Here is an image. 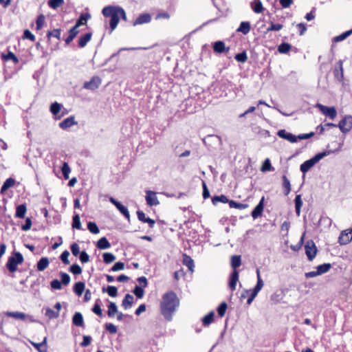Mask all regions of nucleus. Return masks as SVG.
Masks as SVG:
<instances>
[{"label":"nucleus","instance_id":"obj_1","mask_svg":"<svg viewBox=\"0 0 352 352\" xmlns=\"http://www.w3.org/2000/svg\"><path fill=\"white\" fill-rule=\"evenodd\" d=\"M179 306V299L174 292L170 291L162 296L160 302V312L165 320L170 322Z\"/></svg>","mask_w":352,"mask_h":352},{"label":"nucleus","instance_id":"obj_2","mask_svg":"<svg viewBox=\"0 0 352 352\" xmlns=\"http://www.w3.org/2000/svg\"><path fill=\"white\" fill-rule=\"evenodd\" d=\"M118 9V6H108L104 7L102 10V13L104 15V16L111 18L109 22L111 32H112L116 28L120 21Z\"/></svg>","mask_w":352,"mask_h":352},{"label":"nucleus","instance_id":"obj_3","mask_svg":"<svg viewBox=\"0 0 352 352\" xmlns=\"http://www.w3.org/2000/svg\"><path fill=\"white\" fill-rule=\"evenodd\" d=\"M23 256L19 252H14L13 255L8 257L6 267L10 272H14L17 270V265L23 262Z\"/></svg>","mask_w":352,"mask_h":352},{"label":"nucleus","instance_id":"obj_4","mask_svg":"<svg viewBox=\"0 0 352 352\" xmlns=\"http://www.w3.org/2000/svg\"><path fill=\"white\" fill-rule=\"evenodd\" d=\"M305 254L307 256L308 260L309 261H313L314 258L316 257V255L318 252L317 248L314 242L312 240L307 241L305 245Z\"/></svg>","mask_w":352,"mask_h":352},{"label":"nucleus","instance_id":"obj_5","mask_svg":"<svg viewBox=\"0 0 352 352\" xmlns=\"http://www.w3.org/2000/svg\"><path fill=\"white\" fill-rule=\"evenodd\" d=\"M101 82V78L98 76H94L89 81L85 82L82 87L85 89L94 91L100 87Z\"/></svg>","mask_w":352,"mask_h":352},{"label":"nucleus","instance_id":"obj_6","mask_svg":"<svg viewBox=\"0 0 352 352\" xmlns=\"http://www.w3.org/2000/svg\"><path fill=\"white\" fill-rule=\"evenodd\" d=\"M338 126L342 133H346L352 128V117L345 116L340 121Z\"/></svg>","mask_w":352,"mask_h":352},{"label":"nucleus","instance_id":"obj_7","mask_svg":"<svg viewBox=\"0 0 352 352\" xmlns=\"http://www.w3.org/2000/svg\"><path fill=\"white\" fill-rule=\"evenodd\" d=\"M316 107H318L324 115L328 116L331 119H334L336 117L337 112L334 107H327L320 103H317Z\"/></svg>","mask_w":352,"mask_h":352},{"label":"nucleus","instance_id":"obj_8","mask_svg":"<svg viewBox=\"0 0 352 352\" xmlns=\"http://www.w3.org/2000/svg\"><path fill=\"white\" fill-rule=\"evenodd\" d=\"M145 199L149 206H156L160 204L156 192L152 190H146Z\"/></svg>","mask_w":352,"mask_h":352},{"label":"nucleus","instance_id":"obj_9","mask_svg":"<svg viewBox=\"0 0 352 352\" xmlns=\"http://www.w3.org/2000/svg\"><path fill=\"white\" fill-rule=\"evenodd\" d=\"M109 200L127 219H130V214L126 206L122 205L120 201H117L113 197H110Z\"/></svg>","mask_w":352,"mask_h":352},{"label":"nucleus","instance_id":"obj_10","mask_svg":"<svg viewBox=\"0 0 352 352\" xmlns=\"http://www.w3.org/2000/svg\"><path fill=\"white\" fill-rule=\"evenodd\" d=\"M352 240V228L342 231L338 238L340 245H346Z\"/></svg>","mask_w":352,"mask_h":352},{"label":"nucleus","instance_id":"obj_11","mask_svg":"<svg viewBox=\"0 0 352 352\" xmlns=\"http://www.w3.org/2000/svg\"><path fill=\"white\" fill-rule=\"evenodd\" d=\"M277 135L279 138L286 140L291 143H295L297 142L296 135L286 131L285 129L279 130L277 133Z\"/></svg>","mask_w":352,"mask_h":352},{"label":"nucleus","instance_id":"obj_12","mask_svg":"<svg viewBox=\"0 0 352 352\" xmlns=\"http://www.w3.org/2000/svg\"><path fill=\"white\" fill-rule=\"evenodd\" d=\"M264 201L265 197H262L258 204L256 206L254 210L252 212V217L255 219L258 217H261L263 214L264 209Z\"/></svg>","mask_w":352,"mask_h":352},{"label":"nucleus","instance_id":"obj_13","mask_svg":"<svg viewBox=\"0 0 352 352\" xmlns=\"http://www.w3.org/2000/svg\"><path fill=\"white\" fill-rule=\"evenodd\" d=\"M77 124L78 122L75 120V117L72 116L63 120L59 123L58 126L60 129L66 130Z\"/></svg>","mask_w":352,"mask_h":352},{"label":"nucleus","instance_id":"obj_14","mask_svg":"<svg viewBox=\"0 0 352 352\" xmlns=\"http://www.w3.org/2000/svg\"><path fill=\"white\" fill-rule=\"evenodd\" d=\"M151 16L148 13H143L140 14L135 21L133 22V25L135 26L137 25H142L144 23H148L151 21Z\"/></svg>","mask_w":352,"mask_h":352},{"label":"nucleus","instance_id":"obj_15","mask_svg":"<svg viewBox=\"0 0 352 352\" xmlns=\"http://www.w3.org/2000/svg\"><path fill=\"white\" fill-rule=\"evenodd\" d=\"M239 280V272L237 270H234L230 276L229 280V287L232 291L235 290L236 283Z\"/></svg>","mask_w":352,"mask_h":352},{"label":"nucleus","instance_id":"obj_16","mask_svg":"<svg viewBox=\"0 0 352 352\" xmlns=\"http://www.w3.org/2000/svg\"><path fill=\"white\" fill-rule=\"evenodd\" d=\"M229 50V47H226L225 43L222 41H218L213 43V50L216 53L221 54L224 52H228Z\"/></svg>","mask_w":352,"mask_h":352},{"label":"nucleus","instance_id":"obj_17","mask_svg":"<svg viewBox=\"0 0 352 352\" xmlns=\"http://www.w3.org/2000/svg\"><path fill=\"white\" fill-rule=\"evenodd\" d=\"M30 343L38 352H47V337H45L43 340L40 343H36L32 341Z\"/></svg>","mask_w":352,"mask_h":352},{"label":"nucleus","instance_id":"obj_18","mask_svg":"<svg viewBox=\"0 0 352 352\" xmlns=\"http://www.w3.org/2000/svg\"><path fill=\"white\" fill-rule=\"evenodd\" d=\"M91 18V14L88 12L82 13L80 17L77 19L75 27L78 28L80 26L86 25L87 21Z\"/></svg>","mask_w":352,"mask_h":352},{"label":"nucleus","instance_id":"obj_19","mask_svg":"<svg viewBox=\"0 0 352 352\" xmlns=\"http://www.w3.org/2000/svg\"><path fill=\"white\" fill-rule=\"evenodd\" d=\"M250 6L252 10L256 14L261 13L264 10L261 0H253L250 3Z\"/></svg>","mask_w":352,"mask_h":352},{"label":"nucleus","instance_id":"obj_20","mask_svg":"<svg viewBox=\"0 0 352 352\" xmlns=\"http://www.w3.org/2000/svg\"><path fill=\"white\" fill-rule=\"evenodd\" d=\"M4 314L8 317H11L21 320H25L27 317L25 313L19 311H6Z\"/></svg>","mask_w":352,"mask_h":352},{"label":"nucleus","instance_id":"obj_21","mask_svg":"<svg viewBox=\"0 0 352 352\" xmlns=\"http://www.w3.org/2000/svg\"><path fill=\"white\" fill-rule=\"evenodd\" d=\"M183 264L188 268L189 271H190L191 272H194V261L190 256H188L186 254L183 255Z\"/></svg>","mask_w":352,"mask_h":352},{"label":"nucleus","instance_id":"obj_22","mask_svg":"<svg viewBox=\"0 0 352 352\" xmlns=\"http://www.w3.org/2000/svg\"><path fill=\"white\" fill-rule=\"evenodd\" d=\"M342 64H343V60H340L338 62V65H339V68L338 69H336L335 71H334L335 77L337 78V80L338 81H340V82L342 81L343 79H344V70H343Z\"/></svg>","mask_w":352,"mask_h":352},{"label":"nucleus","instance_id":"obj_23","mask_svg":"<svg viewBox=\"0 0 352 352\" xmlns=\"http://www.w3.org/2000/svg\"><path fill=\"white\" fill-rule=\"evenodd\" d=\"M72 322L76 327H83L84 320L82 314L80 312H76L72 317Z\"/></svg>","mask_w":352,"mask_h":352},{"label":"nucleus","instance_id":"obj_24","mask_svg":"<svg viewBox=\"0 0 352 352\" xmlns=\"http://www.w3.org/2000/svg\"><path fill=\"white\" fill-rule=\"evenodd\" d=\"M316 163L314 162V160L311 158L308 160H306L300 166V170L302 173H306L311 168H312Z\"/></svg>","mask_w":352,"mask_h":352},{"label":"nucleus","instance_id":"obj_25","mask_svg":"<svg viewBox=\"0 0 352 352\" xmlns=\"http://www.w3.org/2000/svg\"><path fill=\"white\" fill-rule=\"evenodd\" d=\"M92 36V34L91 32H87L79 37L78 39V45L80 47H84L86 46L87 43L91 40Z\"/></svg>","mask_w":352,"mask_h":352},{"label":"nucleus","instance_id":"obj_26","mask_svg":"<svg viewBox=\"0 0 352 352\" xmlns=\"http://www.w3.org/2000/svg\"><path fill=\"white\" fill-rule=\"evenodd\" d=\"M250 31V23L248 21H242L239 27L237 28L236 32H241L244 35L248 34Z\"/></svg>","mask_w":352,"mask_h":352},{"label":"nucleus","instance_id":"obj_27","mask_svg":"<svg viewBox=\"0 0 352 352\" xmlns=\"http://www.w3.org/2000/svg\"><path fill=\"white\" fill-rule=\"evenodd\" d=\"M133 302V296L129 294L125 295L124 298L122 300V306L125 309H128L132 307Z\"/></svg>","mask_w":352,"mask_h":352},{"label":"nucleus","instance_id":"obj_28","mask_svg":"<svg viewBox=\"0 0 352 352\" xmlns=\"http://www.w3.org/2000/svg\"><path fill=\"white\" fill-rule=\"evenodd\" d=\"M96 246L100 250H107L111 247V243L106 237L103 236L97 241Z\"/></svg>","mask_w":352,"mask_h":352},{"label":"nucleus","instance_id":"obj_29","mask_svg":"<svg viewBox=\"0 0 352 352\" xmlns=\"http://www.w3.org/2000/svg\"><path fill=\"white\" fill-rule=\"evenodd\" d=\"M15 184V180L10 177L7 179L3 184L1 188H0V194L4 193L8 188L13 186Z\"/></svg>","mask_w":352,"mask_h":352},{"label":"nucleus","instance_id":"obj_30","mask_svg":"<svg viewBox=\"0 0 352 352\" xmlns=\"http://www.w3.org/2000/svg\"><path fill=\"white\" fill-rule=\"evenodd\" d=\"M49 263L47 257H42L36 264L37 270L40 272L44 271L48 267Z\"/></svg>","mask_w":352,"mask_h":352},{"label":"nucleus","instance_id":"obj_31","mask_svg":"<svg viewBox=\"0 0 352 352\" xmlns=\"http://www.w3.org/2000/svg\"><path fill=\"white\" fill-rule=\"evenodd\" d=\"M85 283L79 281L74 284L73 289H74V293L77 296H80L85 290Z\"/></svg>","mask_w":352,"mask_h":352},{"label":"nucleus","instance_id":"obj_32","mask_svg":"<svg viewBox=\"0 0 352 352\" xmlns=\"http://www.w3.org/2000/svg\"><path fill=\"white\" fill-rule=\"evenodd\" d=\"M79 31L77 28L75 26H73L69 31V36L65 39V43L66 45H69L74 38L76 36V35L78 34Z\"/></svg>","mask_w":352,"mask_h":352},{"label":"nucleus","instance_id":"obj_33","mask_svg":"<svg viewBox=\"0 0 352 352\" xmlns=\"http://www.w3.org/2000/svg\"><path fill=\"white\" fill-rule=\"evenodd\" d=\"M27 208L25 204H20L16 206L15 217L22 219L24 218Z\"/></svg>","mask_w":352,"mask_h":352},{"label":"nucleus","instance_id":"obj_34","mask_svg":"<svg viewBox=\"0 0 352 352\" xmlns=\"http://www.w3.org/2000/svg\"><path fill=\"white\" fill-rule=\"evenodd\" d=\"M352 34V28L348 31H346L341 34L336 36L333 37V42L334 43H338L340 41H342L345 40L346 38H348L349 36Z\"/></svg>","mask_w":352,"mask_h":352},{"label":"nucleus","instance_id":"obj_35","mask_svg":"<svg viewBox=\"0 0 352 352\" xmlns=\"http://www.w3.org/2000/svg\"><path fill=\"white\" fill-rule=\"evenodd\" d=\"M62 108L63 105L60 103L54 102L51 104L50 111L54 116H57L60 113Z\"/></svg>","mask_w":352,"mask_h":352},{"label":"nucleus","instance_id":"obj_36","mask_svg":"<svg viewBox=\"0 0 352 352\" xmlns=\"http://www.w3.org/2000/svg\"><path fill=\"white\" fill-rule=\"evenodd\" d=\"M295 202V208H296V213L298 217L300 215V209L302 206V201L301 198V195H297L294 199Z\"/></svg>","mask_w":352,"mask_h":352},{"label":"nucleus","instance_id":"obj_37","mask_svg":"<svg viewBox=\"0 0 352 352\" xmlns=\"http://www.w3.org/2000/svg\"><path fill=\"white\" fill-rule=\"evenodd\" d=\"M118 307L113 302H110L108 305L107 315L110 318L114 317L115 314L118 313Z\"/></svg>","mask_w":352,"mask_h":352},{"label":"nucleus","instance_id":"obj_38","mask_svg":"<svg viewBox=\"0 0 352 352\" xmlns=\"http://www.w3.org/2000/svg\"><path fill=\"white\" fill-rule=\"evenodd\" d=\"M214 311L209 312L207 315H206L202 319L201 321L204 326H208L214 320Z\"/></svg>","mask_w":352,"mask_h":352},{"label":"nucleus","instance_id":"obj_39","mask_svg":"<svg viewBox=\"0 0 352 352\" xmlns=\"http://www.w3.org/2000/svg\"><path fill=\"white\" fill-rule=\"evenodd\" d=\"M241 264V256L234 255L231 257V266L234 269V270H236Z\"/></svg>","mask_w":352,"mask_h":352},{"label":"nucleus","instance_id":"obj_40","mask_svg":"<svg viewBox=\"0 0 352 352\" xmlns=\"http://www.w3.org/2000/svg\"><path fill=\"white\" fill-rule=\"evenodd\" d=\"M282 178H283V187L284 188L285 195H288L291 191L290 182L285 175H283Z\"/></svg>","mask_w":352,"mask_h":352},{"label":"nucleus","instance_id":"obj_41","mask_svg":"<svg viewBox=\"0 0 352 352\" xmlns=\"http://www.w3.org/2000/svg\"><path fill=\"white\" fill-rule=\"evenodd\" d=\"M331 268V263H323L317 267L318 274L321 275L322 274L327 273Z\"/></svg>","mask_w":352,"mask_h":352},{"label":"nucleus","instance_id":"obj_42","mask_svg":"<svg viewBox=\"0 0 352 352\" xmlns=\"http://www.w3.org/2000/svg\"><path fill=\"white\" fill-rule=\"evenodd\" d=\"M230 200L228 199V197L224 195H221L220 196H214L212 198V202L214 205H216L219 202H221L223 204L228 203L229 204Z\"/></svg>","mask_w":352,"mask_h":352},{"label":"nucleus","instance_id":"obj_43","mask_svg":"<svg viewBox=\"0 0 352 352\" xmlns=\"http://www.w3.org/2000/svg\"><path fill=\"white\" fill-rule=\"evenodd\" d=\"M102 292H106L111 297H116L118 295V289L115 286L109 285L106 289L102 288Z\"/></svg>","mask_w":352,"mask_h":352},{"label":"nucleus","instance_id":"obj_44","mask_svg":"<svg viewBox=\"0 0 352 352\" xmlns=\"http://www.w3.org/2000/svg\"><path fill=\"white\" fill-rule=\"evenodd\" d=\"M291 45L288 43L283 42L278 47V52L280 54H287L291 50Z\"/></svg>","mask_w":352,"mask_h":352},{"label":"nucleus","instance_id":"obj_45","mask_svg":"<svg viewBox=\"0 0 352 352\" xmlns=\"http://www.w3.org/2000/svg\"><path fill=\"white\" fill-rule=\"evenodd\" d=\"M229 206L231 208H236L239 210H244L248 207V204L239 203L233 200H230Z\"/></svg>","mask_w":352,"mask_h":352},{"label":"nucleus","instance_id":"obj_46","mask_svg":"<svg viewBox=\"0 0 352 352\" xmlns=\"http://www.w3.org/2000/svg\"><path fill=\"white\" fill-rule=\"evenodd\" d=\"M331 151H325L321 153H318L316 155H315L311 159L314 160V162L316 164L318 163L320 160L324 158V157L329 155L331 153Z\"/></svg>","mask_w":352,"mask_h":352},{"label":"nucleus","instance_id":"obj_47","mask_svg":"<svg viewBox=\"0 0 352 352\" xmlns=\"http://www.w3.org/2000/svg\"><path fill=\"white\" fill-rule=\"evenodd\" d=\"M103 261L105 263L109 264L116 260V256L111 252H104L102 254Z\"/></svg>","mask_w":352,"mask_h":352},{"label":"nucleus","instance_id":"obj_48","mask_svg":"<svg viewBox=\"0 0 352 352\" xmlns=\"http://www.w3.org/2000/svg\"><path fill=\"white\" fill-rule=\"evenodd\" d=\"M72 228L77 230H81L80 218L78 214H75L73 217Z\"/></svg>","mask_w":352,"mask_h":352},{"label":"nucleus","instance_id":"obj_49","mask_svg":"<svg viewBox=\"0 0 352 352\" xmlns=\"http://www.w3.org/2000/svg\"><path fill=\"white\" fill-rule=\"evenodd\" d=\"M87 229L89 230L90 232L94 234H98L100 232V230L98 226L95 222L93 221H89L87 223Z\"/></svg>","mask_w":352,"mask_h":352},{"label":"nucleus","instance_id":"obj_50","mask_svg":"<svg viewBox=\"0 0 352 352\" xmlns=\"http://www.w3.org/2000/svg\"><path fill=\"white\" fill-rule=\"evenodd\" d=\"M45 316L48 317L49 319H54L59 316V313L58 311H55L51 308L47 307L45 309Z\"/></svg>","mask_w":352,"mask_h":352},{"label":"nucleus","instance_id":"obj_51","mask_svg":"<svg viewBox=\"0 0 352 352\" xmlns=\"http://www.w3.org/2000/svg\"><path fill=\"white\" fill-rule=\"evenodd\" d=\"M61 35V30L59 28L54 29L52 31H48L47 33V36L48 38H50L51 36L55 37L57 39H60Z\"/></svg>","mask_w":352,"mask_h":352},{"label":"nucleus","instance_id":"obj_52","mask_svg":"<svg viewBox=\"0 0 352 352\" xmlns=\"http://www.w3.org/2000/svg\"><path fill=\"white\" fill-rule=\"evenodd\" d=\"M3 59L5 60H12L15 64L19 63V58L12 52H8L7 54H3Z\"/></svg>","mask_w":352,"mask_h":352},{"label":"nucleus","instance_id":"obj_53","mask_svg":"<svg viewBox=\"0 0 352 352\" xmlns=\"http://www.w3.org/2000/svg\"><path fill=\"white\" fill-rule=\"evenodd\" d=\"M143 288V287H141L140 285L135 286L133 290V293L135 295V296L138 298H142L144 296V292Z\"/></svg>","mask_w":352,"mask_h":352},{"label":"nucleus","instance_id":"obj_54","mask_svg":"<svg viewBox=\"0 0 352 352\" xmlns=\"http://www.w3.org/2000/svg\"><path fill=\"white\" fill-rule=\"evenodd\" d=\"M64 3V0H49L48 6L52 9H57Z\"/></svg>","mask_w":352,"mask_h":352},{"label":"nucleus","instance_id":"obj_55","mask_svg":"<svg viewBox=\"0 0 352 352\" xmlns=\"http://www.w3.org/2000/svg\"><path fill=\"white\" fill-rule=\"evenodd\" d=\"M228 308L227 303L226 302H222L219 307H217V313L220 317L224 316L226 309Z\"/></svg>","mask_w":352,"mask_h":352},{"label":"nucleus","instance_id":"obj_56","mask_svg":"<svg viewBox=\"0 0 352 352\" xmlns=\"http://www.w3.org/2000/svg\"><path fill=\"white\" fill-rule=\"evenodd\" d=\"M61 171L63 175V177L65 179H69V175L71 172V169L67 162H64L62 167H61Z\"/></svg>","mask_w":352,"mask_h":352},{"label":"nucleus","instance_id":"obj_57","mask_svg":"<svg viewBox=\"0 0 352 352\" xmlns=\"http://www.w3.org/2000/svg\"><path fill=\"white\" fill-rule=\"evenodd\" d=\"M60 276L61 278L60 283L62 285H67L70 283L71 278L68 274L61 272L60 273Z\"/></svg>","mask_w":352,"mask_h":352},{"label":"nucleus","instance_id":"obj_58","mask_svg":"<svg viewBox=\"0 0 352 352\" xmlns=\"http://www.w3.org/2000/svg\"><path fill=\"white\" fill-rule=\"evenodd\" d=\"M69 272L74 275H78L82 273V268L78 264H73L69 267Z\"/></svg>","mask_w":352,"mask_h":352},{"label":"nucleus","instance_id":"obj_59","mask_svg":"<svg viewBox=\"0 0 352 352\" xmlns=\"http://www.w3.org/2000/svg\"><path fill=\"white\" fill-rule=\"evenodd\" d=\"M234 58L238 62L243 63L246 62L248 59V56L246 52L245 51H243L241 53L236 54Z\"/></svg>","mask_w":352,"mask_h":352},{"label":"nucleus","instance_id":"obj_60","mask_svg":"<svg viewBox=\"0 0 352 352\" xmlns=\"http://www.w3.org/2000/svg\"><path fill=\"white\" fill-rule=\"evenodd\" d=\"M245 293H250V296H249V298L247 300V304L248 305H250L252 304V302H253V300H254V298H256V296H257V294L258 293L255 292L253 289H250V290L246 289V290H245Z\"/></svg>","mask_w":352,"mask_h":352},{"label":"nucleus","instance_id":"obj_61","mask_svg":"<svg viewBox=\"0 0 352 352\" xmlns=\"http://www.w3.org/2000/svg\"><path fill=\"white\" fill-rule=\"evenodd\" d=\"M98 301H99V300H98L93 308H92V311L96 314L97 316H100V317H102V309H101V307H100V304L98 302Z\"/></svg>","mask_w":352,"mask_h":352},{"label":"nucleus","instance_id":"obj_62","mask_svg":"<svg viewBox=\"0 0 352 352\" xmlns=\"http://www.w3.org/2000/svg\"><path fill=\"white\" fill-rule=\"evenodd\" d=\"M45 23V16L43 14H40L38 16L36 25V30H39L42 28L43 24Z\"/></svg>","mask_w":352,"mask_h":352},{"label":"nucleus","instance_id":"obj_63","mask_svg":"<svg viewBox=\"0 0 352 352\" xmlns=\"http://www.w3.org/2000/svg\"><path fill=\"white\" fill-rule=\"evenodd\" d=\"M272 168V167L270 160V159L267 158L264 161L261 170L263 172H266V171L271 170Z\"/></svg>","mask_w":352,"mask_h":352},{"label":"nucleus","instance_id":"obj_64","mask_svg":"<svg viewBox=\"0 0 352 352\" xmlns=\"http://www.w3.org/2000/svg\"><path fill=\"white\" fill-rule=\"evenodd\" d=\"M79 259L82 263H87L89 261V256L85 251H82L79 254Z\"/></svg>","mask_w":352,"mask_h":352}]
</instances>
